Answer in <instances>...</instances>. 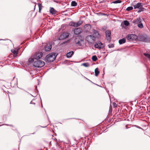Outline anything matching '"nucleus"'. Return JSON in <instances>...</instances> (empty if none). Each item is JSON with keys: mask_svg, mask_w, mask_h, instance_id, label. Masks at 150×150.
I'll list each match as a JSON object with an SVG mask.
<instances>
[{"mask_svg": "<svg viewBox=\"0 0 150 150\" xmlns=\"http://www.w3.org/2000/svg\"><path fill=\"white\" fill-rule=\"evenodd\" d=\"M56 54L55 53H51L48 54L46 57L45 60L48 62H53L56 59Z\"/></svg>", "mask_w": 150, "mask_h": 150, "instance_id": "nucleus-1", "label": "nucleus"}, {"mask_svg": "<svg viewBox=\"0 0 150 150\" xmlns=\"http://www.w3.org/2000/svg\"><path fill=\"white\" fill-rule=\"evenodd\" d=\"M45 64L44 62L42 60H37L34 61L33 65L35 67H41L43 66Z\"/></svg>", "mask_w": 150, "mask_h": 150, "instance_id": "nucleus-2", "label": "nucleus"}, {"mask_svg": "<svg viewBox=\"0 0 150 150\" xmlns=\"http://www.w3.org/2000/svg\"><path fill=\"white\" fill-rule=\"evenodd\" d=\"M139 41L145 42H150V38L146 35H142L139 36Z\"/></svg>", "mask_w": 150, "mask_h": 150, "instance_id": "nucleus-3", "label": "nucleus"}, {"mask_svg": "<svg viewBox=\"0 0 150 150\" xmlns=\"http://www.w3.org/2000/svg\"><path fill=\"white\" fill-rule=\"evenodd\" d=\"M42 52H36L32 56L33 59L36 60L41 58L42 56Z\"/></svg>", "mask_w": 150, "mask_h": 150, "instance_id": "nucleus-4", "label": "nucleus"}, {"mask_svg": "<svg viewBox=\"0 0 150 150\" xmlns=\"http://www.w3.org/2000/svg\"><path fill=\"white\" fill-rule=\"evenodd\" d=\"M83 21L81 20L78 21L77 22H75L71 21L69 23V25L72 26L77 27L81 25L83 23Z\"/></svg>", "mask_w": 150, "mask_h": 150, "instance_id": "nucleus-5", "label": "nucleus"}, {"mask_svg": "<svg viewBox=\"0 0 150 150\" xmlns=\"http://www.w3.org/2000/svg\"><path fill=\"white\" fill-rule=\"evenodd\" d=\"M95 38L92 35L87 36L86 38V40L89 43L91 44L93 43L95 40Z\"/></svg>", "mask_w": 150, "mask_h": 150, "instance_id": "nucleus-6", "label": "nucleus"}, {"mask_svg": "<svg viewBox=\"0 0 150 150\" xmlns=\"http://www.w3.org/2000/svg\"><path fill=\"white\" fill-rule=\"evenodd\" d=\"M137 36L134 34H129L127 35V38L129 41H135L137 39Z\"/></svg>", "mask_w": 150, "mask_h": 150, "instance_id": "nucleus-7", "label": "nucleus"}, {"mask_svg": "<svg viewBox=\"0 0 150 150\" xmlns=\"http://www.w3.org/2000/svg\"><path fill=\"white\" fill-rule=\"evenodd\" d=\"M133 6L134 7V9L139 8V10L138 12H141V11H144V8L142 7V3H139L137 4H136L133 5Z\"/></svg>", "mask_w": 150, "mask_h": 150, "instance_id": "nucleus-8", "label": "nucleus"}, {"mask_svg": "<svg viewBox=\"0 0 150 150\" xmlns=\"http://www.w3.org/2000/svg\"><path fill=\"white\" fill-rule=\"evenodd\" d=\"M106 38L107 41L110 42L111 40V31L108 30L105 31Z\"/></svg>", "mask_w": 150, "mask_h": 150, "instance_id": "nucleus-9", "label": "nucleus"}, {"mask_svg": "<svg viewBox=\"0 0 150 150\" xmlns=\"http://www.w3.org/2000/svg\"><path fill=\"white\" fill-rule=\"evenodd\" d=\"M75 42L78 46H81V42L82 41L80 37L79 36H77L75 39Z\"/></svg>", "mask_w": 150, "mask_h": 150, "instance_id": "nucleus-10", "label": "nucleus"}, {"mask_svg": "<svg viewBox=\"0 0 150 150\" xmlns=\"http://www.w3.org/2000/svg\"><path fill=\"white\" fill-rule=\"evenodd\" d=\"M104 45L103 44L100 42H99L94 45V47L97 48L101 49L103 48Z\"/></svg>", "mask_w": 150, "mask_h": 150, "instance_id": "nucleus-11", "label": "nucleus"}, {"mask_svg": "<svg viewBox=\"0 0 150 150\" xmlns=\"http://www.w3.org/2000/svg\"><path fill=\"white\" fill-rule=\"evenodd\" d=\"M143 18H142L139 17L134 20L132 23L135 24H138L142 22Z\"/></svg>", "mask_w": 150, "mask_h": 150, "instance_id": "nucleus-12", "label": "nucleus"}, {"mask_svg": "<svg viewBox=\"0 0 150 150\" xmlns=\"http://www.w3.org/2000/svg\"><path fill=\"white\" fill-rule=\"evenodd\" d=\"M82 29L80 28H77L75 29L74 30V33L75 35H78L81 33Z\"/></svg>", "mask_w": 150, "mask_h": 150, "instance_id": "nucleus-13", "label": "nucleus"}, {"mask_svg": "<svg viewBox=\"0 0 150 150\" xmlns=\"http://www.w3.org/2000/svg\"><path fill=\"white\" fill-rule=\"evenodd\" d=\"M52 48V45L50 44H47L45 46V50L46 51H50Z\"/></svg>", "mask_w": 150, "mask_h": 150, "instance_id": "nucleus-14", "label": "nucleus"}, {"mask_svg": "<svg viewBox=\"0 0 150 150\" xmlns=\"http://www.w3.org/2000/svg\"><path fill=\"white\" fill-rule=\"evenodd\" d=\"M50 13L52 15L55 14L57 12V11L52 7H51L50 10Z\"/></svg>", "mask_w": 150, "mask_h": 150, "instance_id": "nucleus-15", "label": "nucleus"}, {"mask_svg": "<svg viewBox=\"0 0 150 150\" xmlns=\"http://www.w3.org/2000/svg\"><path fill=\"white\" fill-rule=\"evenodd\" d=\"M69 33H64L62 34L61 37H63L62 39H65L68 38L69 36Z\"/></svg>", "mask_w": 150, "mask_h": 150, "instance_id": "nucleus-16", "label": "nucleus"}, {"mask_svg": "<svg viewBox=\"0 0 150 150\" xmlns=\"http://www.w3.org/2000/svg\"><path fill=\"white\" fill-rule=\"evenodd\" d=\"M11 51L12 52L13 54V56L16 57L17 56V55L18 53V50H11Z\"/></svg>", "mask_w": 150, "mask_h": 150, "instance_id": "nucleus-17", "label": "nucleus"}, {"mask_svg": "<svg viewBox=\"0 0 150 150\" xmlns=\"http://www.w3.org/2000/svg\"><path fill=\"white\" fill-rule=\"evenodd\" d=\"M38 5L39 7V12L40 13H41V10L43 7V6L42 5V4L40 3H38Z\"/></svg>", "mask_w": 150, "mask_h": 150, "instance_id": "nucleus-18", "label": "nucleus"}, {"mask_svg": "<svg viewBox=\"0 0 150 150\" xmlns=\"http://www.w3.org/2000/svg\"><path fill=\"white\" fill-rule=\"evenodd\" d=\"M74 54V52L73 51L69 52L67 54V57L69 58L71 57L72 55Z\"/></svg>", "mask_w": 150, "mask_h": 150, "instance_id": "nucleus-19", "label": "nucleus"}, {"mask_svg": "<svg viewBox=\"0 0 150 150\" xmlns=\"http://www.w3.org/2000/svg\"><path fill=\"white\" fill-rule=\"evenodd\" d=\"M126 42V40L125 39L123 38L122 39L119 40V42L120 44H122L125 43Z\"/></svg>", "mask_w": 150, "mask_h": 150, "instance_id": "nucleus-20", "label": "nucleus"}, {"mask_svg": "<svg viewBox=\"0 0 150 150\" xmlns=\"http://www.w3.org/2000/svg\"><path fill=\"white\" fill-rule=\"evenodd\" d=\"M95 75L97 76L99 74V71L98 70V68H96L95 70Z\"/></svg>", "mask_w": 150, "mask_h": 150, "instance_id": "nucleus-21", "label": "nucleus"}, {"mask_svg": "<svg viewBox=\"0 0 150 150\" xmlns=\"http://www.w3.org/2000/svg\"><path fill=\"white\" fill-rule=\"evenodd\" d=\"M71 5L72 6H75L77 5V3L75 1H72L71 2Z\"/></svg>", "mask_w": 150, "mask_h": 150, "instance_id": "nucleus-22", "label": "nucleus"}, {"mask_svg": "<svg viewBox=\"0 0 150 150\" xmlns=\"http://www.w3.org/2000/svg\"><path fill=\"white\" fill-rule=\"evenodd\" d=\"M34 59H33V57H32V58H30L28 59V62L29 63H31L33 62H34Z\"/></svg>", "mask_w": 150, "mask_h": 150, "instance_id": "nucleus-23", "label": "nucleus"}, {"mask_svg": "<svg viewBox=\"0 0 150 150\" xmlns=\"http://www.w3.org/2000/svg\"><path fill=\"white\" fill-rule=\"evenodd\" d=\"M92 59L93 61L94 62L96 61L97 59V58L96 55L93 56Z\"/></svg>", "mask_w": 150, "mask_h": 150, "instance_id": "nucleus-24", "label": "nucleus"}, {"mask_svg": "<svg viewBox=\"0 0 150 150\" xmlns=\"http://www.w3.org/2000/svg\"><path fill=\"white\" fill-rule=\"evenodd\" d=\"M123 23L126 26H128L129 25V22L128 21L126 20L124 21H123Z\"/></svg>", "mask_w": 150, "mask_h": 150, "instance_id": "nucleus-25", "label": "nucleus"}, {"mask_svg": "<svg viewBox=\"0 0 150 150\" xmlns=\"http://www.w3.org/2000/svg\"><path fill=\"white\" fill-rule=\"evenodd\" d=\"M137 25H138V27L140 28H143V24L142 23V22L138 24Z\"/></svg>", "mask_w": 150, "mask_h": 150, "instance_id": "nucleus-26", "label": "nucleus"}, {"mask_svg": "<svg viewBox=\"0 0 150 150\" xmlns=\"http://www.w3.org/2000/svg\"><path fill=\"white\" fill-rule=\"evenodd\" d=\"M133 9V8L132 7V6H129V7H128L126 9V10L127 11H129L130 10H132V9Z\"/></svg>", "mask_w": 150, "mask_h": 150, "instance_id": "nucleus-27", "label": "nucleus"}, {"mask_svg": "<svg viewBox=\"0 0 150 150\" xmlns=\"http://www.w3.org/2000/svg\"><path fill=\"white\" fill-rule=\"evenodd\" d=\"M121 2V1L120 0H117L115 1H114L112 2L114 4H117V3H120Z\"/></svg>", "mask_w": 150, "mask_h": 150, "instance_id": "nucleus-28", "label": "nucleus"}, {"mask_svg": "<svg viewBox=\"0 0 150 150\" xmlns=\"http://www.w3.org/2000/svg\"><path fill=\"white\" fill-rule=\"evenodd\" d=\"M144 54L146 57L150 59V54L146 53H144Z\"/></svg>", "mask_w": 150, "mask_h": 150, "instance_id": "nucleus-29", "label": "nucleus"}, {"mask_svg": "<svg viewBox=\"0 0 150 150\" xmlns=\"http://www.w3.org/2000/svg\"><path fill=\"white\" fill-rule=\"evenodd\" d=\"M82 65L85 67H88L89 66V64L88 63H84L82 64Z\"/></svg>", "mask_w": 150, "mask_h": 150, "instance_id": "nucleus-30", "label": "nucleus"}, {"mask_svg": "<svg viewBox=\"0 0 150 150\" xmlns=\"http://www.w3.org/2000/svg\"><path fill=\"white\" fill-rule=\"evenodd\" d=\"M112 105L115 108L117 107V105L115 103H113Z\"/></svg>", "mask_w": 150, "mask_h": 150, "instance_id": "nucleus-31", "label": "nucleus"}, {"mask_svg": "<svg viewBox=\"0 0 150 150\" xmlns=\"http://www.w3.org/2000/svg\"><path fill=\"white\" fill-rule=\"evenodd\" d=\"M114 47V45L113 44H111L109 45V48H112Z\"/></svg>", "mask_w": 150, "mask_h": 150, "instance_id": "nucleus-32", "label": "nucleus"}, {"mask_svg": "<svg viewBox=\"0 0 150 150\" xmlns=\"http://www.w3.org/2000/svg\"><path fill=\"white\" fill-rule=\"evenodd\" d=\"M86 26H87V27H88V26H89L90 27H91V25H89V24H86V25H85Z\"/></svg>", "mask_w": 150, "mask_h": 150, "instance_id": "nucleus-33", "label": "nucleus"}, {"mask_svg": "<svg viewBox=\"0 0 150 150\" xmlns=\"http://www.w3.org/2000/svg\"><path fill=\"white\" fill-rule=\"evenodd\" d=\"M81 125H80V127H81Z\"/></svg>", "mask_w": 150, "mask_h": 150, "instance_id": "nucleus-34", "label": "nucleus"}]
</instances>
